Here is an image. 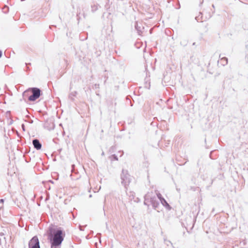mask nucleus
Listing matches in <instances>:
<instances>
[{
	"label": "nucleus",
	"instance_id": "obj_11",
	"mask_svg": "<svg viewBox=\"0 0 248 248\" xmlns=\"http://www.w3.org/2000/svg\"><path fill=\"white\" fill-rule=\"evenodd\" d=\"M156 195V197L157 198V200L159 201L161 200V198H163V197H162L161 194L160 193H157Z\"/></svg>",
	"mask_w": 248,
	"mask_h": 248
},
{
	"label": "nucleus",
	"instance_id": "obj_17",
	"mask_svg": "<svg viewBox=\"0 0 248 248\" xmlns=\"http://www.w3.org/2000/svg\"><path fill=\"white\" fill-rule=\"evenodd\" d=\"M4 202V200L2 199H0V203H3Z\"/></svg>",
	"mask_w": 248,
	"mask_h": 248
},
{
	"label": "nucleus",
	"instance_id": "obj_16",
	"mask_svg": "<svg viewBox=\"0 0 248 248\" xmlns=\"http://www.w3.org/2000/svg\"><path fill=\"white\" fill-rule=\"evenodd\" d=\"M21 127H22V130H23V131H25V125H24V124H22L21 125Z\"/></svg>",
	"mask_w": 248,
	"mask_h": 248
},
{
	"label": "nucleus",
	"instance_id": "obj_18",
	"mask_svg": "<svg viewBox=\"0 0 248 248\" xmlns=\"http://www.w3.org/2000/svg\"><path fill=\"white\" fill-rule=\"evenodd\" d=\"M1 56H2V52L1 50H0V58H1Z\"/></svg>",
	"mask_w": 248,
	"mask_h": 248
},
{
	"label": "nucleus",
	"instance_id": "obj_10",
	"mask_svg": "<svg viewBox=\"0 0 248 248\" xmlns=\"http://www.w3.org/2000/svg\"><path fill=\"white\" fill-rule=\"evenodd\" d=\"M8 11H9V7L6 5L2 8V12L4 13H8Z\"/></svg>",
	"mask_w": 248,
	"mask_h": 248
},
{
	"label": "nucleus",
	"instance_id": "obj_2",
	"mask_svg": "<svg viewBox=\"0 0 248 248\" xmlns=\"http://www.w3.org/2000/svg\"><path fill=\"white\" fill-rule=\"evenodd\" d=\"M149 202L151 203L155 210H157L159 206V202L156 196L153 192H149L144 196V204L149 206Z\"/></svg>",
	"mask_w": 248,
	"mask_h": 248
},
{
	"label": "nucleus",
	"instance_id": "obj_19",
	"mask_svg": "<svg viewBox=\"0 0 248 248\" xmlns=\"http://www.w3.org/2000/svg\"><path fill=\"white\" fill-rule=\"evenodd\" d=\"M137 27H138V25H135V28H136V29H137L138 30Z\"/></svg>",
	"mask_w": 248,
	"mask_h": 248
},
{
	"label": "nucleus",
	"instance_id": "obj_22",
	"mask_svg": "<svg viewBox=\"0 0 248 248\" xmlns=\"http://www.w3.org/2000/svg\"><path fill=\"white\" fill-rule=\"evenodd\" d=\"M132 198H134L133 194L132 195Z\"/></svg>",
	"mask_w": 248,
	"mask_h": 248
},
{
	"label": "nucleus",
	"instance_id": "obj_4",
	"mask_svg": "<svg viewBox=\"0 0 248 248\" xmlns=\"http://www.w3.org/2000/svg\"><path fill=\"white\" fill-rule=\"evenodd\" d=\"M31 91L32 94L29 97V100L34 101L38 99L41 95V90L38 88H31L29 89Z\"/></svg>",
	"mask_w": 248,
	"mask_h": 248
},
{
	"label": "nucleus",
	"instance_id": "obj_8",
	"mask_svg": "<svg viewBox=\"0 0 248 248\" xmlns=\"http://www.w3.org/2000/svg\"><path fill=\"white\" fill-rule=\"evenodd\" d=\"M219 58L222 65L225 66L228 63V59L226 57H221V55H219Z\"/></svg>",
	"mask_w": 248,
	"mask_h": 248
},
{
	"label": "nucleus",
	"instance_id": "obj_14",
	"mask_svg": "<svg viewBox=\"0 0 248 248\" xmlns=\"http://www.w3.org/2000/svg\"><path fill=\"white\" fill-rule=\"evenodd\" d=\"M112 157L115 160H118V157L115 155H113Z\"/></svg>",
	"mask_w": 248,
	"mask_h": 248
},
{
	"label": "nucleus",
	"instance_id": "obj_20",
	"mask_svg": "<svg viewBox=\"0 0 248 248\" xmlns=\"http://www.w3.org/2000/svg\"><path fill=\"white\" fill-rule=\"evenodd\" d=\"M104 155V152H102V155Z\"/></svg>",
	"mask_w": 248,
	"mask_h": 248
},
{
	"label": "nucleus",
	"instance_id": "obj_21",
	"mask_svg": "<svg viewBox=\"0 0 248 248\" xmlns=\"http://www.w3.org/2000/svg\"><path fill=\"white\" fill-rule=\"evenodd\" d=\"M212 7H213V8H214V7H215V6H214V4H213V5H212Z\"/></svg>",
	"mask_w": 248,
	"mask_h": 248
},
{
	"label": "nucleus",
	"instance_id": "obj_9",
	"mask_svg": "<svg viewBox=\"0 0 248 248\" xmlns=\"http://www.w3.org/2000/svg\"><path fill=\"white\" fill-rule=\"evenodd\" d=\"M77 93V92H73L71 93L69 95V98L71 100H73L74 97L76 95Z\"/></svg>",
	"mask_w": 248,
	"mask_h": 248
},
{
	"label": "nucleus",
	"instance_id": "obj_23",
	"mask_svg": "<svg viewBox=\"0 0 248 248\" xmlns=\"http://www.w3.org/2000/svg\"><path fill=\"white\" fill-rule=\"evenodd\" d=\"M177 190L179 191V190H180V189H179L177 188Z\"/></svg>",
	"mask_w": 248,
	"mask_h": 248
},
{
	"label": "nucleus",
	"instance_id": "obj_15",
	"mask_svg": "<svg viewBox=\"0 0 248 248\" xmlns=\"http://www.w3.org/2000/svg\"><path fill=\"white\" fill-rule=\"evenodd\" d=\"M165 241H166V244L168 246L169 245V244H172L170 242V241H166V240H165Z\"/></svg>",
	"mask_w": 248,
	"mask_h": 248
},
{
	"label": "nucleus",
	"instance_id": "obj_1",
	"mask_svg": "<svg viewBox=\"0 0 248 248\" xmlns=\"http://www.w3.org/2000/svg\"><path fill=\"white\" fill-rule=\"evenodd\" d=\"M48 236L51 243V248H60L63 240V232L60 229H49Z\"/></svg>",
	"mask_w": 248,
	"mask_h": 248
},
{
	"label": "nucleus",
	"instance_id": "obj_3",
	"mask_svg": "<svg viewBox=\"0 0 248 248\" xmlns=\"http://www.w3.org/2000/svg\"><path fill=\"white\" fill-rule=\"evenodd\" d=\"M121 179L122 180V184L124 186L125 189H127V186L129 185L131 182L130 175L128 173L127 170H122Z\"/></svg>",
	"mask_w": 248,
	"mask_h": 248
},
{
	"label": "nucleus",
	"instance_id": "obj_7",
	"mask_svg": "<svg viewBox=\"0 0 248 248\" xmlns=\"http://www.w3.org/2000/svg\"><path fill=\"white\" fill-rule=\"evenodd\" d=\"M161 204L165 207L168 210H170L171 209V206L164 199L161 198L159 201Z\"/></svg>",
	"mask_w": 248,
	"mask_h": 248
},
{
	"label": "nucleus",
	"instance_id": "obj_5",
	"mask_svg": "<svg viewBox=\"0 0 248 248\" xmlns=\"http://www.w3.org/2000/svg\"><path fill=\"white\" fill-rule=\"evenodd\" d=\"M29 248H40L39 241L36 236H33L29 241Z\"/></svg>",
	"mask_w": 248,
	"mask_h": 248
},
{
	"label": "nucleus",
	"instance_id": "obj_12",
	"mask_svg": "<svg viewBox=\"0 0 248 248\" xmlns=\"http://www.w3.org/2000/svg\"><path fill=\"white\" fill-rule=\"evenodd\" d=\"M97 10V6L94 5L93 6H92V11L93 12H94Z\"/></svg>",
	"mask_w": 248,
	"mask_h": 248
},
{
	"label": "nucleus",
	"instance_id": "obj_6",
	"mask_svg": "<svg viewBox=\"0 0 248 248\" xmlns=\"http://www.w3.org/2000/svg\"><path fill=\"white\" fill-rule=\"evenodd\" d=\"M32 144L34 148H35L36 150H38L41 149L42 144L38 139H34L32 140Z\"/></svg>",
	"mask_w": 248,
	"mask_h": 248
},
{
	"label": "nucleus",
	"instance_id": "obj_13",
	"mask_svg": "<svg viewBox=\"0 0 248 248\" xmlns=\"http://www.w3.org/2000/svg\"><path fill=\"white\" fill-rule=\"evenodd\" d=\"M99 88V84H95L93 87V89H98Z\"/></svg>",
	"mask_w": 248,
	"mask_h": 248
}]
</instances>
